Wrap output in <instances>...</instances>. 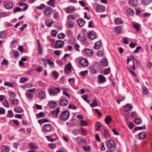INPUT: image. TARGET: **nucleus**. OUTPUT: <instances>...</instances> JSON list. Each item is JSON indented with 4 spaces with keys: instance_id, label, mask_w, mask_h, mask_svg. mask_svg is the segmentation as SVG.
Instances as JSON below:
<instances>
[{
    "instance_id": "1",
    "label": "nucleus",
    "mask_w": 152,
    "mask_h": 152,
    "mask_svg": "<svg viewBox=\"0 0 152 152\" xmlns=\"http://www.w3.org/2000/svg\"><path fill=\"white\" fill-rule=\"evenodd\" d=\"M69 112L65 110L61 114L60 118L63 120H65L69 118Z\"/></svg>"
},
{
    "instance_id": "2",
    "label": "nucleus",
    "mask_w": 152,
    "mask_h": 152,
    "mask_svg": "<svg viewBox=\"0 0 152 152\" xmlns=\"http://www.w3.org/2000/svg\"><path fill=\"white\" fill-rule=\"evenodd\" d=\"M107 147L111 151H114L115 149V146L114 141L110 140L107 142Z\"/></svg>"
},
{
    "instance_id": "3",
    "label": "nucleus",
    "mask_w": 152,
    "mask_h": 152,
    "mask_svg": "<svg viewBox=\"0 0 152 152\" xmlns=\"http://www.w3.org/2000/svg\"><path fill=\"white\" fill-rule=\"evenodd\" d=\"M64 45V42L63 41L60 40H58L56 41L54 46L55 48H61L63 47Z\"/></svg>"
},
{
    "instance_id": "4",
    "label": "nucleus",
    "mask_w": 152,
    "mask_h": 152,
    "mask_svg": "<svg viewBox=\"0 0 152 152\" xmlns=\"http://www.w3.org/2000/svg\"><path fill=\"white\" fill-rule=\"evenodd\" d=\"M72 68L71 64L69 63L68 65H66L64 68V71L66 73H69L71 72V69Z\"/></svg>"
},
{
    "instance_id": "5",
    "label": "nucleus",
    "mask_w": 152,
    "mask_h": 152,
    "mask_svg": "<svg viewBox=\"0 0 152 152\" xmlns=\"http://www.w3.org/2000/svg\"><path fill=\"white\" fill-rule=\"evenodd\" d=\"M4 6L7 9H11L13 7V4L9 1H6L3 3Z\"/></svg>"
},
{
    "instance_id": "6",
    "label": "nucleus",
    "mask_w": 152,
    "mask_h": 152,
    "mask_svg": "<svg viewBox=\"0 0 152 152\" xmlns=\"http://www.w3.org/2000/svg\"><path fill=\"white\" fill-rule=\"evenodd\" d=\"M79 63L81 65L84 66H86L88 65V61L85 59L81 58L79 61Z\"/></svg>"
},
{
    "instance_id": "7",
    "label": "nucleus",
    "mask_w": 152,
    "mask_h": 152,
    "mask_svg": "<svg viewBox=\"0 0 152 152\" xmlns=\"http://www.w3.org/2000/svg\"><path fill=\"white\" fill-rule=\"evenodd\" d=\"M60 108L59 107H57L55 110L52 111L51 114L53 115L54 116V118H57L58 116V114L59 112Z\"/></svg>"
},
{
    "instance_id": "8",
    "label": "nucleus",
    "mask_w": 152,
    "mask_h": 152,
    "mask_svg": "<svg viewBox=\"0 0 152 152\" xmlns=\"http://www.w3.org/2000/svg\"><path fill=\"white\" fill-rule=\"evenodd\" d=\"M88 37L91 39L93 40L96 38L95 33L94 31H91L88 34Z\"/></svg>"
},
{
    "instance_id": "9",
    "label": "nucleus",
    "mask_w": 152,
    "mask_h": 152,
    "mask_svg": "<svg viewBox=\"0 0 152 152\" xmlns=\"http://www.w3.org/2000/svg\"><path fill=\"white\" fill-rule=\"evenodd\" d=\"M106 9L105 7L101 5L97 6L96 7V10L97 12H104Z\"/></svg>"
},
{
    "instance_id": "10",
    "label": "nucleus",
    "mask_w": 152,
    "mask_h": 152,
    "mask_svg": "<svg viewBox=\"0 0 152 152\" xmlns=\"http://www.w3.org/2000/svg\"><path fill=\"white\" fill-rule=\"evenodd\" d=\"M52 12V8L50 7H48L45 10L44 13L45 15H48L50 14Z\"/></svg>"
},
{
    "instance_id": "11",
    "label": "nucleus",
    "mask_w": 152,
    "mask_h": 152,
    "mask_svg": "<svg viewBox=\"0 0 152 152\" xmlns=\"http://www.w3.org/2000/svg\"><path fill=\"white\" fill-rule=\"evenodd\" d=\"M98 78L99 83H104L106 81L105 77L103 75H99L98 76Z\"/></svg>"
},
{
    "instance_id": "12",
    "label": "nucleus",
    "mask_w": 152,
    "mask_h": 152,
    "mask_svg": "<svg viewBox=\"0 0 152 152\" xmlns=\"http://www.w3.org/2000/svg\"><path fill=\"white\" fill-rule=\"evenodd\" d=\"M124 110L126 112L131 111L132 109V106L129 103L127 104L124 107Z\"/></svg>"
},
{
    "instance_id": "13",
    "label": "nucleus",
    "mask_w": 152,
    "mask_h": 152,
    "mask_svg": "<svg viewBox=\"0 0 152 152\" xmlns=\"http://www.w3.org/2000/svg\"><path fill=\"white\" fill-rule=\"evenodd\" d=\"M129 3L132 6H135L138 4V1L137 0H130Z\"/></svg>"
},
{
    "instance_id": "14",
    "label": "nucleus",
    "mask_w": 152,
    "mask_h": 152,
    "mask_svg": "<svg viewBox=\"0 0 152 152\" xmlns=\"http://www.w3.org/2000/svg\"><path fill=\"white\" fill-rule=\"evenodd\" d=\"M46 97V94L45 92L43 91L39 92L38 94V98L41 99H44Z\"/></svg>"
},
{
    "instance_id": "15",
    "label": "nucleus",
    "mask_w": 152,
    "mask_h": 152,
    "mask_svg": "<svg viewBox=\"0 0 152 152\" xmlns=\"http://www.w3.org/2000/svg\"><path fill=\"white\" fill-rule=\"evenodd\" d=\"M48 91L50 95L55 96L58 94V92L54 91L53 89L49 88L48 89Z\"/></svg>"
},
{
    "instance_id": "16",
    "label": "nucleus",
    "mask_w": 152,
    "mask_h": 152,
    "mask_svg": "<svg viewBox=\"0 0 152 152\" xmlns=\"http://www.w3.org/2000/svg\"><path fill=\"white\" fill-rule=\"evenodd\" d=\"M68 103V100L65 99H61L60 102V104L62 106H65Z\"/></svg>"
},
{
    "instance_id": "17",
    "label": "nucleus",
    "mask_w": 152,
    "mask_h": 152,
    "mask_svg": "<svg viewBox=\"0 0 152 152\" xmlns=\"http://www.w3.org/2000/svg\"><path fill=\"white\" fill-rule=\"evenodd\" d=\"M101 62L102 66H106L107 65V59L104 58H103L101 59Z\"/></svg>"
},
{
    "instance_id": "18",
    "label": "nucleus",
    "mask_w": 152,
    "mask_h": 152,
    "mask_svg": "<svg viewBox=\"0 0 152 152\" xmlns=\"http://www.w3.org/2000/svg\"><path fill=\"white\" fill-rule=\"evenodd\" d=\"M19 5L20 7H23L25 6L22 9L23 11H25L26 10L28 7L27 4L26 3H23L22 2H20L19 3Z\"/></svg>"
},
{
    "instance_id": "19",
    "label": "nucleus",
    "mask_w": 152,
    "mask_h": 152,
    "mask_svg": "<svg viewBox=\"0 0 152 152\" xmlns=\"http://www.w3.org/2000/svg\"><path fill=\"white\" fill-rule=\"evenodd\" d=\"M139 137L141 139H143L146 136V134L144 131H143L138 134Z\"/></svg>"
},
{
    "instance_id": "20",
    "label": "nucleus",
    "mask_w": 152,
    "mask_h": 152,
    "mask_svg": "<svg viewBox=\"0 0 152 152\" xmlns=\"http://www.w3.org/2000/svg\"><path fill=\"white\" fill-rule=\"evenodd\" d=\"M50 106L52 108H54L57 106V104L56 102L51 101L49 102Z\"/></svg>"
},
{
    "instance_id": "21",
    "label": "nucleus",
    "mask_w": 152,
    "mask_h": 152,
    "mask_svg": "<svg viewBox=\"0 0 152 152\" xmlns=\"http://www.w3.org/2000/svg\"><path fill=\"white\" fill-rule=\"evenodd\" d=\"M101 43L100 41L96 42L94 46V48L96 50L99 49L101 47Z\"/></svg>"
},
{
    "instance_id": "22",
    "label": "nucleus",
    "mask_w": 152,
    "mask_h": 152,
    "mask_svg": "<svg viewBox=\"0 0 152 152\" xmlns=\"http://www.w3.org/2000/svg\"><path fill=\"white\" fill-rule=\"evenodd\" d=\"M127 13L129 16H131L134 14V12L132 8H130L128 9L126 11Z\"/></svg>"
},
{
    "instance_id": "23",
    "label": "nucleus",
    "mask_w": 152,
    "mask_h": 152,
    "mask_svg": "<svg viewBox=\"0 0 152 152\" xmlns=\"http://www.w3.org/2000/svg\"><path fill=\"white\" fill-rule=\"evenodd\" d=\"M75 10V8L73 6H71L68 7L66 9V11L69 13H72Z\"/></svg>"
},
{
    "instance_id": "24",
    "label": "nucleus",
    "mask_w": 152,
    "mask_h": 152,
    "mask_svg": "<svg viewBox=\"0 0 152 152\" xmlns=\"http://www.w3.org/2000/svg\"><path fill=\"white\" fill-rule=\"evenodd\" d=\"M51 129V126L49 124H47L44 126V129L46 131H50Z\"/></svg>"
},
{
    "instance_id": "25",
    "label": "nucleus",
    "mask_w": 152,
    "mask_h": 152,
    "mask_svg": "<svg viewBox=\"0 0 152 152\" xmlns=\"http://www.w3.org/2000/svg\"><path fill=\"white\" fill-rule=\"evenodd\" d=\"M112 120V118L110 116H107L104 119V121L107 124H108Z\"/></svg>"
},
{
    "instance_id": "26",
    "label": "nucleus",
    "mask_w": 152,
    "mask_h": 152,
    "mask_svg": "<svg viewBox=\"0 0 152 152\" xmlns=\"http://www.w3.org/2000/svg\"><path fill=\"white\" fill-rule=\"evenodd\" d=\"M84 52L87 55H92L93 54V51L90 49H85L84 50Z\"/></svg>"
},
{
    "instance_id": "27",
    "label": "nucleus",
    "mask_w": 152,
    "mask_h": 152,
    "mask_svg": "<svg viewBox=\"0 0 152 152\" xmlns=\"http://www.w3.org/2000/svg\"><path fill=\"white\" fill-rule=\"evenodd\" d=\"M115 21L116 23L118 25L121 24L123 23L122 20L120 18H116Z\"/></svg>"
},
{
    "instance_id": "28",
    "label": "nucleus",
    "mask_w": 152,
    "mask_h": 152,
    "mask_svg": "<svg viewBox=\"0 0 152 152\" xmlns=\"http://www.w3.org/2000/svg\"><path fill=\"white\" fill-rule=\"evenodd\" d=\"M77 21L79 25L80 26H83L85 23L84 20L81 18L78 19Z\"/></svg>"
},
{
    "instance_id": "29",
    "label": "nucleus",
    "mask_w": 152,
    "mask_h": 152,
    "mask_svg": "<svg viewBox=\"0 0 152 152\" xmlns=\"http://www.w3.org/2000/svg\"><path fill=\"white\" fill-rule=\"evenodd\" d=\"M90 105L91 107H93L96 106L97 105L96 100L95 99H94L93 101V102Z\"/></svg>"
},
{
    "instance_id": "30",
    "label": "nucleus",
    "mask_w": 152,
    "mask_h": 152,
    "mask_svg": "<svg viewBox=\"0 0 152 152\" xmlns=\"http://www.w3.org/2000/svg\"><path fill=\"white\" fill-rule=\"evenodd\" d=\"M53 22V20L52 19H51L47 21L46 22L45 24L46 26H48V27H50L51 26Z\"/></svg>"
},
{
    "instance_id": "31",
    "label": "nucleus",
    "mask_w": 152,
    "mask_h": 152,
    "mask_svg": "<svg viewBox=\"0 0 152 152\" xmlns=\"http://www.w3.org/2000/svg\"><path fill=\"white\" fill-rule=\"evenodd\" d=\"M104 136L105 139H107L110 136V135L108 131L106 129H105L104 131Z\"/></svg>"
},
{
    "instance_id": "32",
    "label": "nucleus",
    "mask_w": 152,
    "mask_h": 152,
    "mask_svg": "<svg viewBox=\"0 0 152 152\" xmlns=\"http://www.w3.org/2000/svg\"><path fill=\"white\" fill-rule=\"evenodd\" d=\"M121 26H118L116 27L115 31L116 33L120 34L121 32Z\"/></svg>"
},
{
    "instance_id": "33",
    "label": "nucleus",
    "mask_w": 152,
    "mask_h": 152,
    "mask_svg": "<svg viewBox=\"0 0 152 152\" xmlns=\"http://www.w3.org/2000/svg\"><path fill=\"white\" fill-rule=\"evenodd\" d=\"M152 0H142V3L145 5H148L151 2Z\"/></svg>"
},
{
    "instance_id": "34",
    "label": "nucleus",
    "mask_w": 152,
    "mask_h": 152,
    "mask_svg": "<svg viewBox=\"0 0 152 152\" xmlns=\"http://www.w3.org/2000/svg\"><path fill=\"white\" fill-rule=\"evenodd\" d=\"M26 96L29 98V99L32 98L33 97V94L29 92H27L25 93Z\"/></svg>"
},
{
    "instance_id": "35",
    "label": "nucleus",
    "mask_w": 152,
    "mask_h": 152,
    "mask_svg": "<svg viewBox=\"0 0 152 152\" xmlns=\"http://www.w3.org/2000/svg\"><path fill=\"white\" fill-rule=\"evenodd\" d=\"M46 62L50 66V67H53L54 65V62L52 61H51L50 59H47Z\"/></svg>"
},
{
    "instance_id": "36",
    "label": "nucleus",
    "mask_w": 152,
    "mask_h": 152,
    "mask_svg": "<svg viewBox=\"0 0 152 152\" xmlns=\"http://www.w3.org/2000/svg\"><path fill=\"white\" fill-rule=\"evenodd\" d=\"M44 115V113L43 112H40L39 113L36 114V117L37 118H42L43 116Z\"/></svg>"
},
{
    "instance_id": "37",
    "label": "nucleus",
    "mask_w": 152,
    "mask_h": 152,
    "mask_svg": "<svg viewBox=\"0 0 152 152\" xmlns=\"http://www.w3.org/2000/svg\"><path fill=\"white\" fill-rule=\"evenodd\" d=\"M14 110L17 113H20L23 112V110L20 107H17L14 109Z\"/></svg>"
},
{
    "instance_id": "38",
    "label": "nucleus",
    "mask_w": 152,
    "mask_h": 152,
    "mask_svg": "<svg viewBox=\"0 0 152 152\" xmlns=\"http://www.w3.org/2000/svg\"><path fill=\"white\" fill-rule=\"evenodd\" d=\"M90 72L92 74H95L96 73V70L93 66L90 67Z\"/></svg>"
},
{
    "instance_id": "39",
    "label": "nucleus",
    "mask_w": 152,
    "mask_h": 152,
    "mask_svg": "<svg viewBox=\"0 0 152 152\" xmlns=\"http://www.w3.org/2000/svg\"><path fill=\"white\" fill-rule=\"evenodd\" d=\"M83 140L82 138L80 137H77V138L76 141L77 143H80L83 142Z\"/></svg>"
},
{
    "instance_id": "40",
    "label": "nucleus",
    "mask_w": 152,
    "mask_h": 152,
    "mask_svg": "<svg viewBox=\"0 0 152 152\" xmlns=\"http://www.w3.org/2000/svg\"><path fill=\"white\" fill-rule=\"evenodd\" d=\"M80 124L82 126H87L88 125V123L85 121L81 120L79 122Z\"/></svg>"
},
{
    "instance_id": "41",
    "label": "nucleus",
    "mask_w": 152,
    "mask_h": 152,
    "mask_svg": "<svg viewBox=\"0 0 152 152\" xmlns=\"http://www.w3.org/2000/svg\"><path fill=\"white\" fill-rule=\"evenodd\" d=\"M142 92L144 94H147L148 92V89L145 87H142Z\"/></svg>"
},
{
    "instance_id": "42",
    "label": "nucleus",
    "mask_w": 152,
    "mask_h": 152,
    "mask_svg": "<svg viewBox=\"0 0 152 152\" xmlns=\"http://www.w3.org/2000/svg\"><path fill=\"white\" fill-rule=\"evenodd\" d=\"M72 133L75 135L76 136L80 133V132L78 129H75L73 131Z\"/></svg>"
},
{
    "instance_id": "43",
    "label": "nucleus",
    "mask_w": 152,
    "mask_h": 152,
    "mask_svg": "<svg viewBox=\"0 0 152 152\" xmlns=\"http://www.w3.org/2000/svg\"><path fill=\"white\" fill-rule=\"evenodd\" d=\"M82 98L86 102H90V100H88V95L87 94H84L82 96Z\"/></svg>"
},
{
    "instance_id": "44",
    "label": "nucleus",
    "mask_w": 152,
    "mask_h": 152,
    "mask_svg": "<svg viewBox=\"0 0 152 152\" xmlns=\"http://www.w3.org/2000/svg\"><path fill=\"white\" fill-rule=\"evenodd\" d=\"M74 22L71 21H69L68 23V27L69 28H72L74 26Z\"/></svg>"
},
{
    "instance_id": "45",
    "label": "nucleus",
    "mask_w": 152,
    "mask_h": 152,
    "mask_svg": "<svg viewBox=\"0 0 152 152\" xmlns=\"http://www.w3.org/2000/svg\"><path fill=\"white\" fill-rule=\"evenodd\" d=\"M29 147H30V148H33L34 149L36 148L37 149L38 148V146H37L34 145V144L33 143H30L29 144Z\"/></svg>"
},
{
    "instance_id": "46",
    "label": "nucleus",
    "mask_w": 152,
    "mask_h": 152,
    "mask_svg": "<svg viewBox=\"0 0 152 152\" xmlns=\"http://www.w3.org/2000/svg\"><path fill=\"white\" fill-rule=\"evenodd\" d=\"M2 104L4 106L6 107H9L8 102L7 100H5L2 102Z\"/></svg>"
},
{
    "instance_id": "47",
    "label": "nucleus",
    "mask_w": 152,
    "mask_h": 152,
    "mask_svg": "<svg viewBox=\"0 0 152 152\" xmlns=\"http://www.w3.org/2000/svg\"><path fill=\"white\" fill-rule=\"evenodd\" d=\"M52 75L55 79L57 78L59 75L58 73L56 71L52 72Z\"/></svg>"
},
{
    "instance_id": "48",
    "label": "nucleus",
    "mask_w": 152,
    "mask_h": 152,
    "mask_svg": "<svg viewBox=\"0 0 152 152\" xmlns=\"http://www.w3.org/2000/svg\"><path fill=\"white\" fill-rule=\"evenodd\" d=\"M65 35L63 33H61L59 34L58 35V37L59 39H63L65 37Z\"/></svg>"
},
{
    "instance_id": "49",
    "label": "nucleus",
    "mask_w": 152,
    "mask_h": 152,
    "mask_svg": "<svg viewBox=\"0 0 152 152\" xmlns=\"http://www.w3.org/2000/svg\"><path fill=\"white\" fill-rule=\"evenodd\" d=\"M49 121L47 119H46V118H44L41 119L40 120H39L38 121V122L39 123H45L46 122H49Z\"/></svg>"
},
{
    "instance_id": "50",
    "label": "nucleus",
    "mask_w": 152,
    "mask_h": 152,
    "mask_svg": "<svg viewBox=\"0 0 152 152\" xmlns=\"http://www.w3.org/2000/svg\"><path fill=\"white\" fill-rule=\"evenodd\" d=\"M145 126H140V127H136L134 128V130H142L144 129H145Z\"/></svg>"
},
{
    "instance_id": "51",
    "label": "nucleus",
    "mask_w": 152,
    "mask_h": 152,
    "mask_svg": "<svg viewBox=\"0 0 152 152\" xmlns=\"http://www.w3.org/2000/svg\"><path fill=\"white\" fill-rule=\"evenodd\" d=\"M5 37V34L4 32V31H1L0 32V37L2 39H4Z\"/></svg>"
},
{
    "instance_id": "52",
    "label": "nucleus",
    "mask_w": 152,
    "mask_h": 152,
    "mask_svg": "<svg viewBox=\"0 0 152 152\" xmlns=\"http://www.w3.org/2000/svg\"><path fill=\"white\" fill-rule=\"evenodd\" d=\"M54 0H50L47 2V4L49 5H51L52 7L54 6Z\"/></svg>"
},
{
    "instance_id": "53",
    "label": "nucleus",
    "mask_w": 152,
    "mask_h": 152,
    "mask_svg": "<svg viewBox=\"0 0 152 152\" xmlns=\"http://www.w3.org/2000/svg\"><path fill=\"white\" fill-rule=\"evenodd\" d=\"M142 120L139 118H137L134 119V122L137 124H140Z\"/></svg>"
},
{
    "instance_id": "54",
    "label": "nucleus",
    "mask_w": 152,
    "mask_h": 152,
    "mask_svg": "<svg viewBox=\"0 0 152 152\" xmlns=\"http://www.w3.org/2000/svg\"><path fill=\"white\" fill-rule=\"evenodd\" d=\"M96 130L97 131H99L100 130V128L101 126V124L100 122H97L96 123Z\"/></svg>"
},
{
    "instance_id": "55",
    "label": "nucleus",
    "mask_w": 152,
    "mask_h": 152,
    "mask_svg": "<svg viewBox=\"0 0 152 152\" xmlns=\"http://www.w3.org/2000/svg\"><path fill=\"white\" fill-rule=\"evenodd\" d=\"M133 26L136 28L137 31H139L140 29V27L138 23H135L133 25Z\"/></svg>"
},
{
    "instance_id": "56",
    "label": "nucleus",
    "mask_w": 152,
    "mask_h": 152,
    "mask_svg": "<svg viewBox=\"0 0 152 152\" xmlns=\"http://www.w3.org/2000/svg\"><path fill=\"white\" fill-rule=\"evenodd\" d=\"M81 74L83 76H86L88 75V71L87 70L82 71L81 72Z\"/></svg>"
},
{
    "instance_id": "57",
    "label": "nucleus",
    "mask_w": 152,
    "mask_h": 152,
    "mask_svg": "<svg viewBox=\"0 0 152 152\" xmlns=\"http://www.w3.org/2000/svg\"><path fill=\"white\" fill-rule=\"evenodd\" d=\"M5 113V110L3 107H0V114H4Z\"/></svg>"
},
{
    "instance_id": "58",
    "label": "nucleus",
    "mask_w": 152,
    "mask_h": 152,
    "mask_svg": "<svg viewBox=\"0 0 152 152\" xmlns=\"http://www.w3.org/2000/svg\"><path fill=\"white\" fill-rule=\"evenodd\" d=\"M4 86H8L10 87H11L13 88L14 87L12 85V84L11 83L6 82L4 83Z\"/></svg>"
},
{
    "instance_id": "59",
    "label": "nucleus",
    "mask_w": 152,
    "mask_h": 152,
    "mask_svg": "<svg viewBox=\"0 0 152 152\" xmlns=\"http://www.w3.org/2000/svg\"><path fill=\"white\" fill-rule=\"evenodd\" d=\"M46 137L48 141L51 142H53L55 140V139H54L52 138L50 136H46Z\"/></svg>"
},
{
    "instance_id": "60",
    "label": "nucleus",
    "mask_w": 152,
    "mask_h": 152,
    "mask_svg": "<svg viewBox=\"0 0 152 152\" xmlns=\"http://www.w3.org/2000/svg\"><path fill=\"white\" fill-rule=\"evenodd\" d=\"M137 45V43H133L132 42L131 43L129 44V46L132 48H134Z\"/></svg>"
},
{
    "instance_id": "61",
    "label": "nucleus",
    "mask_w": 152,
    "mask_h": 152,
    "mask_svg": "<svg viewBox=\"0 0 152 152\" xmlns=\"http://www.w3.org/2000/svg\"><path fill=\"white\" fill-rule=\"evenodd\" d=\"M18 100L17 99H14L12 101V104L14 105H16L18 104Z\"/></svg>"
},
{
    "instance_id": "62",
    "label": "nucleus",
    "mask_w": 152,
    "mask_h": 152,
    "mask_svg": "<svg viewBox=\"0 0 152 152\" xmlns=\"http://www.w3.org/2000/svg\"><path fill=\"white\" fill-rule=\"evenodd\" d=\"M23 11L22 9L20 7H18L15 8L14 10V12H16L21 11Z\"/></svg>"
},
{
    "instance_id": "63",
    "label": "nucleus",
    "mask_w": 152,
    "mask_h": 152,
    "mask_svg": "<svg viewBox=\"0 0 152 152\" xmlns=\"http://www.w3.org/2000/svg\"><path fill=\"white\" fill-rule=\"evenodd\" d=\"M46 7V6L43 4H40L39 6L37 7V8L39 9L42 10L43 9V8Z\"/></svg>"
},
{
    "instance_id": "64",
    "label": "nucleus",
    "mask_w": 152,
    "mask_h": 152,
    "mask_svg": "<svg viewBox=\"0 0 152 152\" xmlns=\"http://www.w3.org/2000/svg\"><path fill=\"white\" fill-rule=\"evenodd\" d=\"M10 150L9 148L6 147L2 149V152H8Z\"/></svg>"
}]
</instances>
